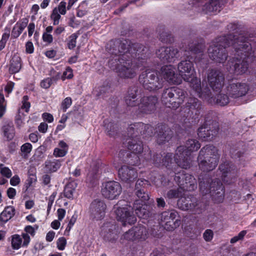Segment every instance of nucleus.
Masks as SVG:
<instances>
[{
    "label": "nucleus",
    "instance_id": "nucleus-1",
    "mask_svg": "<svg viewBox=\"0 0 256 256\" xmlns=\"http://www.w3.org/2000/svg\"><path fill=\"white\" fill-rule=\"evenodd\" d=\"M106 50L113 56L108 62V66L120 77L132 78L136 76L139 66L132 58V48L129 41L110 40L106 44Z\"/></svg>",
    "mask_w": 256,
    "mask_h": 256
},
{
    "label": "nucleus",
    "instance_id": "nucleus-2",
    "mask_svg": "<svg viewBox=\"0 0 256 256\" xmlns=\"http://www.w3.org/2000/svg\"><path fill=\"white\" fill-rule=\"evenodd\" d=\"M242 38L241 35L236 38L230 35L228 38L224 36L216 38L210 44L208 48L210 58L216 62H224L228 58L225 48L230 46L234 47L238 56L242 55L241 58H242V56H244V58L252 56L250 44L248 42H242Z\"/></svg>",
    "mask_w": 256,
    "mask_h": 256
},
{
    "label": "nucleus",
    "instance_id": "nucleus-3",
    "mask_svg": "<svg viewBox=\"0 0 256 256\" xmlns=\"http://www.w3.org/2000/svg\"><path fill=\"white\" fill-rule=\"evenodd\" d=\"M178 69L184 80L190 82V86L198 96L210 103L212 102L210 90L208 88H205L202 91L200 80L194 76L193 64L190 60H186L180 62L178 64Z\"/></svg>",
    "mask_w": 256,
    "mask_h": 256
},
{
    "label": "nucleus",
    "instance_id": "nucleus-4",
    "mask_svg": "<svg viewBox=\"0 0 256 256\" xmlns=\"http://www.w3.org/2000/svg\"><path fill=\"white\" fill-rule=\"evenodd\" d=\"M137 89L135 88L130 89L125 97V103L128 107L138 106L140 112L150 113L154 110L158 99L156 96H144L140 100L136 98Z\"/></svg>",
    "mask_w": 256,
    "mask_h": 256
},
{
    "label": "nucleus",
    "instance_id": "nucleus-5",
    "mask_svg": "<svg viewBox=\"0 0 256 256\" xmlns=\"http://www.w3.org/2000/svg\"><path fill=\"white\" fill-rule=\"evenodd\" d=\"M220 154L218 149L212 145L203 147L198 158L200 168L204 172L213 170L218 164Z\"/></svg>",
    "mask_w": 256,
    "mask_h": 256
},
{
    "label": "nucleus",
    "instance_id": "nucleus-6",
    "mask_svg": "<svg viewBox=\"0 0 256 256\" xmlns=\"http://www.w3.org/2000/svg\"><path fill=\"white\" fill-rule=\"evenodd\" d=\"M200 146V144L196 140H188L185 146H180L177 148L174 156V161L179 166L183 168H189L191 164L190 152L197 150Z\"/></svg>",
    "mask_w": 256,
    "mask_h": 256
},
{
    "label": "nucleus",
    "instance_id": "nucleus-7",
    "mask_svg": "<svg viewBox=\"0 0 256 256\" xmlns=\"http://www.w3.org/2000/svg\"><path fill=\"white\" fill-rule=\"evenodd\" d=\"M200 180V189L204 194L210 193L216 202H221L224 198V188L218 180H212L206 178Z\"/></svg>",
    "mask_w": 256,
    "mask_h": 256
},
{
    "label": "nucleus",
    "instance_id": "nucleus-8",
    "mask_svg": "<svg viewBox=\"0 0 256 256\" xmlns=\"http://www.w3.org/2000/svg\"><path fill=\"white\" fill-rule=\"evenodd\" d=\"M112 210L117 220L122 222L124 226L132 225L136 222L132 208L124 200L118 201L114 205Z\"/></svg>",
    "mask_w": 256,
    "mask_h": 256
},
{
    "label": "nucleus",
    "instance_id": "nucleus-9",
    "mask_svg": "<svg viewBox=\"0 0 256 256\" xmlns=\"http://www.w3.org/2000/svg\"><path fill=\"white\" fill-rule=\"evenodd\" d=\"M186 98L185 92L176 87H172L164 90L162 94V102L169 108H178Z\"/></svg>",
    "mask_w": 256,
    "mask_h": 256
},
{
    "label": "nucleus",
    "instance_id": "nucleus-10",
    "mask_svg": "<svg viewBox=\"0 0 256 256\" xmlns=\"http://www.w3.org/2000/svg\"><path fill=\"white\" fill-rule=\"evenodd\" d=\"M139 80L145 89L154 91L162 86V80L160 78L156 72L146 70L140 76Z\"/></svg>",
    "mask_w": 256,
    "mask_h": 256
},
{
    "label": "nucleus",
    "instance_id": "nucleus-11",
    "mask_svg": "<svg viewBox=\"0 0 256 256\" xmlns=\"http://www.w3.org/2000/svg\"><path fill=\"white\" fill-rule=\"evenodd\" d=\"M122 191V188L120 183L110 181L103 184L102 194L106 198L113 200L118 198Z\"/></svg>",
    "mask_w": 256,
    "mask_h": 256
},
{
    "label": "nucleus",
    "instance_id": "nucleus-12",
    "mask_svg": "<svg viewBox=\"0 0 256 256\" xmlns=\"http://www.w3.org/2000/svg\"><path fill=\"white\" fill-rule=\"evenodd\" d=\"M207 80L210 88L214 90L218 91L223 86L224 77L220 70L212 69L208 72Z\"/></svg>",
    "mask_w": 256,
    "mask_h": 256
},
{
    "label": "nucleus",
    "instance_id": "nucleus-13",
    "mask_svg": "<svg viewBox=\"0 0 256 256\" xmlns=\"http://www.w3.org/2000/svg\"><path fill=\"white\" fill-rule=\"evenodd\" d=\"M157 57L162 62H173L179 56L178 48L171 47H162L156 52Z\"/></svg>",
    "mask_w": 256,
    "mask_h": 256
},
{
    "label": "nucleus",
    "instance_id": "nucleus-14",
    "mask_svg": "<svg viewBox=\"0 0 256 256\" xmlns=\"http://www.w3.org/2000/svg\"><path fill=\"white\" fill-rule=\"evenodd\" d=\"M106 205L104 201L95 200L90 207V218L93 220H99L104 218L106 214Z\"/></svg>",
    "mask_w": 256,
    "mask_h": 256
},
{
    "label": "nucleus",
    "instance_id": "nucleus-15",
    "mask_svg": "<svg viewBox=\"0 0 256 256\" xmlns=\"http://www.w3.org/2000/svg\"><path fill=\"white\" fill-rule=\"evenodd\" d=\"M175 180L183 191H191L196 188V181L195 178L189 174H180L176 176Z\"/></svg>",
    "mask_w": 256,
    "mask_h": 256
},
{
    "label": "nucleus",
    "instance_id": "nucleus-16",
    "mask_svg": "<svg viewBox=\"0 0 256 256\" xmlns=\"http://www.w3.org/2000/svg\"><path fill=\"white\" fill-rule=\"evenodd\" d=\"M178 216V212L174 210L170 212H164L162 214V220L164 222V228L168 230H172L180 224V220H174Z\"/></svg>",
    "mask_w": 256,
    "mask_h": 256
},
{
    "label": "nucleus",
    "instance_id": "nucleus-17",
    "mask_svg": "<svg viewBox=\"0 0 256 256\" xmlns=\"http://www.w3.org/2000/svg\"><path fill=\"white\" fill-rule=\"evenodd\" d=\"M248 90V86L246 83H232L227 86V94L233 98L244 96Z\"/></svg>",
    "mask_w": 256,
    "mask_h": 256
},
{
    "label": "nucleus",
    "instance_id": "nucleus-18",
    "mask_svg": "<svg viewBox=\"0 0 256 256\" xmlns=\"http://www.w3.org/2000/svg\"><path fill=\"white\" fill-rule=\"evenodd\" d=\"M118 176L122 180L130 183L138 177V174L134 168L128 166H122L118 170Z\"/></svg>",
    "mask_w": 256,
    "mask_h": 256
},
{
    "label": "nucleus",
    "instance_id": "nucleus-19",
    "mask_svg": "<svg viewBox=\"0 0 256 256\" xmlns=\"http://www.w3.org/2000/svg\"><path fill=\"white\" fill-rule=\"evenodd\" d=\"M175 70L172 65L164 66L161 68V74L164 78L170 83L178 84L181 80L177 76Z\"/></svg>",
    "mask_w": 256,
    "mask_h": 256
},
{
    "label": "nucleus",
    "instance_id": "nucleus-20",
    "mask_svg": "<svg viewBox=\"0 0 256 256\" xmlns=\"http://www.w3.org/2000/svg\"><path fill=\"white\" fill-rule=\"evenodd\" d=\"M100 234L104 239L112 241L118 238V230L115 225L106 223L104 224L101 228Z\"/></svg>",
    "mask_w": 256,
    "mask_h": 256
},
{
    "label": "nucleus",
    "instance_id": "nucleus-21",
    "mask_svg": "<svg viewBox=\"0 0 256 256\" xmlns=\"http://www.w3.org/2000/svg\"><path fill=\"white\" fill-rule=\"evenodd\" d=\"M218 133V128L216 124V126L213 128L208 126L200 127L198 132V136L200 138L204 140H210L216 136Z\"/></svg>",
    "mask_w": 256,
    "mask_h": 256
},
{
    "label": "nucleus",
    "instance_id": "nucleus-22",
    "mask_svg": "<svg viewBox=\"0 0 256 256\" xmlns=\"http://www.w3.org/2000/svg\"><path fill=\"white\" fill-rule=\"evenodd\" d=\"M66 2L62 1L58 6L52 10L50 15L51 18L54 21V25H58L59 20L61 18L60 15H64L66 14Z\"/></svg>",
    "mask_w": 256,
    "mask_h": 256
},
{
    "label": "nucleus",
    "instance_id": "nucleus-23",
    "mask_svg": "<svg viewBox=\"0 0 256 256\" xmlns=\"http://www.w3.org/2000/svg\"><path fill=\"white\" fill-rule=\"evenodd\" d=\"M221 8V4L218 0H210L203 6L202 10L206 14H214L220 12Z\"/></svg>",
    "mask_w": 256,
    "mask_h": 256
},
{
    "label": "nucleus",
    "instance_id": "nucleus-24",
    "mask_svg": "<svg viewBox=\"0 0 256 256\" xmlns=\"http://www.w3.org/2000/svg\"><path fill=\"white\" fill-rule=\"evenodd\" d=\"M146 129L150 130H151L152 128L150 126L144 124L142 122L136 123L132 124L129 127L128 132L131 135H132V132H133L134 134H135V136H137V135L139 134H144V131L146 130Z\"/></svg>",
    "mask_w": 256,
    "mask_h": 256
},
{
    "label": "nucleus",
    "instance_id": "nucleus-25",
    "mask_svg": "<svg viewBox=\"0 0 256 256\" xmlns=\"http://www.w3.org/2000/svg\"><path fill=\"white\" fill-rule=\"evenodd\" d=\"M68 145L63 140H60L58 146L54 150L53 155L56 158L63 157L68 153Z\"/></svg>",
    "mask_w": 256,
    "mask_h": 256
},
{
    "label": "nucleus",
    "instance_id": "nucleus-26",
    "mask_svg": "<svg viewBox=\"0 0 256 256\" xmlns=\"http://www.w3.org/2000/svg\"><path fill=\"white\" fill-rule=\"evenodd\" d=\"M204 46L202 44L190 43L188 44V50L191 52L192 54H196V62L200 60L199 58L202 55Z\"/></svg>",
    "mask_w": 256,
    "mask_h": 256
},
{
    "label": "nucleus",
    "instance_id": "nucleus-27",
    "mask_svg": "<svg viewBox=\"0 0 256 256\" xmlns=\"http://www.w3.org/2000/svg\"><path fill=\"white\" fill-rule=\"evenodd\" d=\"M14 214L15 209L13 206H6L0 214V220L6 223L13 217Z\"/></svg>",
    "mask_w": 256,
    "mask_h": 256
},
{
    "label": "nucleus",
    "instance_id": "nucleus-28",
    "mask_svg": "<svg viewBox=\"0 0 256 256\" xmlns=\"http://www.w3.org/2000/svg\"><path fill=\"white\" fill-rule=\"evenodd\" d=\"M128 148L134 153L138 154L142 152L143 146L140 141L132 139L128 142Z\"/></svg>",
    "mask_w": 256,
    "mask_h": 256
},
{
    "label": "nucleus",
    "instance_id": "nucleus-29",
    "mask_svg": "<svg viewBox=\"0 0 256 256\" xmlns=\"http://www.w3.org/2000/svg\"><path fill=\"white\" fill-rule=\"evenodd\" d=\"M248 64L247 61L236 59L234 64V70L240 74L244 73L248 70Z\"/></svg>",
    "mask_w": 256,
    "mask_h": 256
},
{
    "label": "nucleus",
    "instance_id": "nucleus-30",
    "mask_svg": "<svg viewBox=\"0 0 256 256\" xmlns=\"http://www.w3.org/2000/svg\"><path fill=\"white\" fill-rule=\"evenodd\" d=\"M192 200L189 198H184L181 196L178 201V207L182 210H188L194 207V204H192Z\"/></svg>",
    "mask_w": 256,
    "mask_h": 256
},
{
    "label": "nucleus",
    "instance_id": "nucleus-31",
    "mask_svg": "<svg viewBox=\"0 0 256 256\" xmlns=\"http://www.w3.org/2000/svg\"><path fill=\"white\" fill-rule=\"evenodd\" d=\"M77 186V183L74 181L68 183L64 188V196L70 199L74 197V194L76 191Z\"/></svg>",
    "mask_w": 256,
    "mask_h": 256
},
{
    "label": "nucleus",
    "instance_id": "nucleus-32",
    "mask_svg": "<svg viewBox=\"0 0 256 256\" xmlns=\"http://www.w3.org/2000/svg\"><path fill=\"white\" fill-rule=\"evenodd\" d=\"M2 130L4 136L8 140H10L14 136V128L12 122L5 124L2 127Z\"/></svg>",
    "mask_w": 256,
    "mask_h": 256
},
{
    "label": "nucleus",
    "instance_id": "nucleus-33",
    "mask_svg": "<svg viewBox=\"0 0 256 256\" xmlns=\"http://www.w3.org/2000/svg\"><path fill=\"white\" fill-rule=\"evenodd\" d=\"M136 194L138 197L134 202V205H138L141 204H146V202L149 199L148 194L146 193L143 189L138 190L136 192Z\"/></svg>",
    "mask_w": 256,
    "mask_h": 256
},
{
    "label": "nucleus",
    "instance_id": "nucleus-34",
    "mask_svg": "<svg viewBox=\"0 0 256 256\" xmlns=\"http://www.w3.org/2000/svg\"><path fill=\"white\" fill-rule=\"evenodd\" d=\"M21 68L20 58L17 56H14L11 60L10 70L12 73H16L19 72Z\"/></svg>",
    "mask_w": 256,
    "mask_h": 256
},
{
    "label": "nucleus",
    "instance_id": "nucleus-35",
    "mask_svg": "<svg viewBox=\"0 0 256 256\" xmlns=\"http://www.w3.org/2000/svg\"><path fill=\"white\" fill-rule=\"evenodd\" d=\"M147 206L144 204L138 205L134 204V208L136 214L140 218H145L148 216V211L146 210Z\"/></svg>",
    "mask_w": 256,
    "mask_h": 256
},
{
    "label": "nucleus",
    "instance_id": "nucleus-36",
    "mask_svg": "<svg viewBox=\"0 0 256 256\" xmlns=\"http://www.w3.org/2000/svg\"><path fill=\"white\" fill-rule=\"evenodd\" d=\"M60 161L58 160H47L46 162V169L52 172L56 171L60 168Z\"/></svg>",
    "mask_w": 256,
    "mask_h": 256
},
{
    "label": "nucleus",
    "instance_id": "nucleus-37",
    "mask_svg": "<svg viewBox=\"0 0 256 256\" xmlns=\"http://www.w3.org/2000/svg\"><path fill=\"white\" fill-rule=\"evenodd\" d=\"M136 240L144 239L147 234L146 228L144 226L132 228Z\"/></svg>",
    "mask_w": 256,
    "mask_h": 256
},
{
    "label": "nucleus",
    "instance_id": "nucleus-38",
    "mask_svg": "<svg viewBox=\"0 0 256 256\" xmlns=\"http://www.w3.org/2000/svg\"><path fill=\"white\" fill-rule=\"evenodd\" d=\"M11 244L13 249H19L22 244V238L20 236L15 234L12 236Z\"/></svg>",
    "mask_w": 256,
    "mask_h": 256
},
{
    "label": "nucleus",
    "instance_id": "nucleus-39",
    "mask_svg": "<svg viewBox=\"0 0 256 256\" xmlns=\"http://www.w3.org/2000/svg\"><path fill=\"white\" fill-rule=\"evenodd\" d=\"M184 191L180 188V187L176 190H169L166 196L168 198H178L184 195Z\"/></svg>",
    "mask_w": 256,
    "mask_h": 256
},
{
    "label": "nucleus",
    "instance_id": "nucleus-40",
    "mask_svg": "<svg viewBox=\"0 0 256 256\" xmlns=\"http://www.w3.org/2000/svg\"><path fill=\"white\" fill-rule=\"evenodd\" d=\"M32 148V145L29 142L23 144L20 147L21 156L24 158H27L31 152Z\"/></svg>",
    "mask_w": 256,
    "mask_h": 256
},
{
    "label": "nucleus",
    "instance_id": "nucleus-41",
    "mask_svg": "<svg viewBox=\"0 0 256 256\" xmlns=\"http://www.w3.org/2000/svg\"><path fill=\"white\" fill-rule=\"evenodd\" d=\"M121 240H125L127 242L136 240L132 228L126 232L122 236Z\"/></svg>",
    "mask_w": 256,
    "mask_h": 256
},
{
    "label": "nucleus",
    "instance_id": "nucleus-42",
    "mask_svg": "<svg viewBox=\"0 0 256 256\" xmlns=\"http://www.w3.org/2000/svg\"><path fill=\"white\" fill-rule=\"evenodd\" d=\"M229 102L228 96L224 94H220L218 95L216 102L220 106H224Z\"/></svg>",
    "mask_w": 256,
    "mask_h": 256
},
{
    "label": "nucleus",
    "instance_id": "nucleus-43",
    "mask_svg": "<svg viewBox=\"0 0 256 256\" xmlns=\"http://www.w3.org/2000/svg\"><path fill=\"white\" fill-rule=\"evenodd\" d=\"M0 174L6 178H9L12 176V172L11 170L4 164H0Z\"/></svg>",
    "mask_w": 256,
    "mask_h": 256
},
{
    "label": "nucleus",
    "instance_id": "nucleus-44",
    "mask_svg": "<svg viewBox=\"0 0 256 256\" xmlns=\"http://www.w3.org/2000/svg\"><path fill=\"white\" fill-rule=\"evenodd\" d=\"M246 234L247 231L246 230L241 231L238 234V235L234 236L230 239V243L234 244L239 240H242Z\"/></svg>",
    "mask_w": 256,
    "mask_h": 256
},
{
    "label": "nucleus",
    "instance_id": "nucleus-45",
    "mask_svg": "<svg viewBox=\"0 0 256 256\" xmlns=\"http://www.w3.org/2000/svg\"><path fill=\"white\" fill-rule=\"evenodd\" d=\"M28 100V97L27 96H24L22 100V105L21 106V109L24 110L26 112H28L30 107V104Z\"/></svg>",
    "mask_w": 256,
    "mask_h": 256
},
{
    "label": "nucleus",
    "instance_id": "nucleus-46",
    "mask_svg": "<svg viewBox=\"0 0 256 256\" xmlns=\"http://www.w3.org/2000/svg\"><path fill=\"white\" fill-rule=\"evenodd\" d=\"M6 102L4 95L0 93V118L2 117L6 112Z\"/></svg>",
    "mask_w": 256,
    "mask_h": 256
},
{
    "label": "nucleus",
    "instance_id": "nucleus-47",
    "mask_svg": "<svg viewBox=\"0 0 256 256\" xmlns=\"http://www.w3.org/2000/svg\"><path fill=\"white\" fill-rule=\"evenodd\" d=\"M214 234L213 231L210 229L206 230L203 234V238L206 242H210L213 239Z\"/></svg>",
    "mask_w": 256,
    "mask_h": 256
},
{
    "label": "nucleus",
    "instance_id": "nucleus-48",
    "mask_svg": "<svg viewBox=\"0 0 256 256\" xmlns=\"http://www.w3.org/2000/svg\"><path fill=\"white\" fill-rule=\"evenodd\" d=\"M77 38L78 36L76 34H74L69 36L68 46L70 49H72L76 46Z\"/></svg>",
    "mask_w": 256,
    "mask_h": 256
},
{
    "label": "nucleus",
    "instance_id": "nucleus-49",
    "mask_svg": "<svg viewBox=\"0 0 256 256\" xmlns=\"http://www.w3.org/2000/svg\"><path fill=\"white\" fill-rule=\"evenodd\" d=\"M54 82H56L54 78H47L41 82L40 86L44 88H48Z\"/></svg>",
    "mask_w": 256,
    "mask_h": 256
},
{
    "label": "nucleus",
    "instance_id": "nucleus-50",
    "mask_svg": "<svg viewBox=\"0 0 256 256\" xmlns=\"http://www.w3.org/2000/svg\"><path fill=\"white\" fill-rule=\"evenodd\" d=\"M72 104V98L70 97H67L62 102L61 108L64 112H66V110Z\"/></svg>",
    "mask_w": 256,
    "mask_h": 256
},
{
    "label": "nucleus",
    "instance_id": "nucleus-51",
    "mask_svg": "<svg viewBox=\"0 0 256 256\" xmlns=\"http://www.w3.org/2000/svg\"><path fill=\"white\" fill-rule=\"evenodd\" d=\"M24 114L19 111L18 114L16 116L15 122L18 128L22 126L24 124Z\"/></svg>",
    "mask_w": 256,
    "mask_h": 256
},
{
    "label": "nucleus",
    "instance_id": "nucleus-52",
    "mask_svg": "<svg viewBox=\"0 0 256 256\" xmlns=\"http://www.w3.org/2000/svg\"><path fill=\"white\" fill-rule=\"evenodd\" d=\"M199 106V102L196 98H188V106L190 107V108H198Z\"/></svg>",
    "mask_w": 256,
    "mask_h": 256
},
{
    "label": "nucleus",
    "instance_id": "nucleus-53",
    "mask_svg": "<svg viewBox=\"0 0 256 256\" xmlns=\"http://www.w3.org/2000/svg\"><path fill=\"white\" fill-rule=\"evenodd\" d=\"M66 244V240L64 237L60 238L56 242L57 248L60 250H64Z\"/></svg>",
    "mask_w": 256,
    "mask_h": 256
},
{
    "label": "nucleus",
    "instance_id": "nucleus-54",
    "mask_svg": "<svg viewBox=\"0 0 256 256\" xmlns=\"http://www.w3.org/2000/svg\"><path fill=\"white\" fill-rule=\"evenodd\" d=\"M73 76L72 70L70 68L68 67L66 68V70L64 72L62 78L63 80L66 78L70 79Z\"/></svg>",
    "mask_w": 256,
    "mask_h": 256
},
{
    "label": "nucleus",
    "instance_id": "nucleus-55",
    "mask_svg": "<svg viewBox=\"0 0 256 256\" xmlns=\"http://www.w3.org/2000/svg\"><path fill=\"white\" fill-rule=\"evenodd\" d=\"M10 34L8 33H4L2 36V38L0 40V50H2L6 46V44L9 38Z\"/></svg>",
    "mask_w": 256,
    "mask_h": 256
},
{
    "label": "nucleus",
    "instance_id": "nucleus-56",
    "mask_svg": "<svg viewBox=\"0 0 256 256\" xmlns=\"http://www.w3.org/2000/svg\"><path fill=\"white\" fill-rule=\"evenodd\" d=\"M28 22V20L27 18H24L22 21L17 22L15 26L22 32L26 26Z\"/></svg>",
    "mask_w": 256,
    "mask_h": 256
},
{
    "label": "nucleus",
    "instance_id": "nucleus-57",
    "mask_svg": "<svg viewBox=\"0 0 256 256\" xmlns=\"http://www.w3.org/2000/svg\"><path fill=\"white\" fill-rule=\"evenodd\" d=\"M42 40L44 42L50 44L53 41V37L50 34L44 33L42 35Z\"/></svg>",
    "mask_w": 256,
    "mask_h": 256
},
{
    "label": "nucleus",
    "instance_id": "nucleus-58",
    "mask_svg": "<svg viewBox=\"0 0 256 256\" xmlns=\"http://www.w3.org/2000/svg\"><path fill=\"white\" fill-rule=\"evenodd\" d=\"M148 182L145 180H138L136 184V190H138L142 189L141 187H144Z\"/></svg>",
    "mask_w": 256,
    "mask_h": 256
},
{
    "label": "nucleus",
    "instance_id": "nucleus-59",
    "mask_svg": "<svg viewBox=\"0 0 256 256\" xmlns=\"http://www.w3.org/2000/svg\"><path fill=\"white\" fill-rule=\"evenodd\" d=\"M20 180L18 175H14L10 180V184L12 186H16L20 183Z\"/></svg>",
    "mask_w": 256,
    "mask_h": 256
},
{
    "label": "nucleus",
    "instance_id": "nucleus-60",
    "mask_svg": "<svg viewBox=\"0 0 256 256\" xmlns=\"http://www.w3.org/2000/svg\"><path fill=\"white\" fill-rule=\"evenodd\" d=\"M16 190L13 188H9L6 190V194L8 196L10 199H13L16 195Z\"/></svg>",
    "mask_w": 256,
    "mask_h": 256
},
{
    "label": "nucleus",
    "instance_id": "nucleus-61",
    "mask_svg": "<svg viewBox=\"0 0 256 256\" xmlns=\"http://www.w3.org/2000/svg\"><path fill=\"white\" fill-rule=\"evenodd\" d=\"M34 47L31 42H28L26 44V53L32 54L34 52Z\"/></svg>",
    "mask_w": 256,
    "mask_h": 256
},
{
    "label": "nucleus",
    "instance_id": "nucleus-62",
    "mask_svg": "<svg viewBox=\"0 0 256 256\" xmlns=\"http://www.w3.org/2000/svg\"><path fill=\"white\" fill-rule=\"evenodd\" d=\"M42 118L44 120L48 122H52L54 120V117L50 113H44L42 115Z\"/></svg>",
    "mask_w": 256,
    "mask_h": 256
},
{
    "label": "nucleus",
    "instance_id": "nucleus-63",
    "mask_svg": "<svg viewBox=\"0 0 256 256\" xmlns=\"http://www.w3.org/2000/svg\"><path fill=\"white\" fill-rule=\"evenodd\" d=\"M14 84L12 82H9L7 83L5 87L4 90L8 94L12 92L14 87Z\"/></svg>",
    "mask_w": 256,
    "mask_h": 256
},
{
    "label": "nucleus",
    "instance_id": "nucleus-64",
    "mask_svg": "<svg viewBox=\"0 0 256 256\" xmlns=\"http://www.w3.org/2000/svg\"><path fill=\"white\" fill-rule=\"evenodd\" d=\"M57 214L58 220H62L66 215V210L63 208H58Z\"/></svg>",
    "mask_w": 256,
    "mask_h": 256
}]
</instances>
